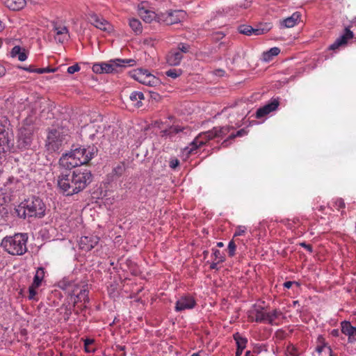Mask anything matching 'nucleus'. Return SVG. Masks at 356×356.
<instances>
[{
	"instance_id": "nucleus-1",
	"label": "nucleus",
	"mask_w": 356,
	"mask_h": 356,
	"mask_svg": "<svg viewBox=\"0 0 356 356\" xmlns=\"http://www.w3.org/2000/svg\"><path fill=\"white\" fill-rule=\"evenodd\" d=\"M91 181L90 170L76 169L62 172L58 179V186L67 195H72L83 191Z\"/></svg>"
},
{
	"instance_id": "nucleus-2",
	"label": "nucleus",
	"mask_w": 356,
	"mask_h": 356,
	"mask_svg": "<svg viewBox=\"0 0 356 356\" xmlns=\"http://www.w3.org/2000/svg\"><path fill=\"white\" fill-rule=\"evenodd\" d=\"M46 207L42 200L35 196L24 200L16 208L17 216L22 218L27 217L42 218L45 215Z\"/></svg>"
},
{
	"instance_id": "nucleus-3",
	"label": "nucleus",
	"mask_w": 356,
	"mask_h": 356,
	"mask_svg": "<svg viewBox=\"0 0 356 356\" xmlns=\"http://www.w3.org/2000/svg\"><path fill=\"white\" fill-rule=\"evenodd\" d=\"M27 236L23 234H16L13 236L5 237L1 246L10 254L22 255L27 251Z\"/></svg>"
},
{
	"instance_id": "nucleus-4",
	"label": "nucleus",
	"mask_w": 356,
	"mask_h": 356,
	"mask_svg": "<svg viewBox=\"0 0 356 356\" xmlns=\"http://www.w3.org/2000/svg\"><path fill=\"white\" fill-rule=\"evenodd\" d=\"M135 64L136 61L134 59H115L111 60L108 63H95L92 65V70L96 74L117 73L119 68L127 65L133 66Z\"/></svg>"
},
{
	"instance_id": "nucleus-5",
	"label": "nucleus",
	"mask_w": 356,
	"mask_h": 356,
	"mask_svg": "<svg viewBox=\"0 0 356 356\" xmlns=\"http://www.w3.org/2000/svg\"><path fill=\"white\" fill-rule=\"evenodd\" d=\"M186 13L181 10L167 11L157 15L158 22L166 25L181 22L186 17Z\"/></svg>"
},
{
	"instance_id": "nucleus-6",
	"label": "nucleus",
	"mask_w": 356,
	"mask_h": 356,
	"mask_svg": "<svg viewBox=\"0 0 356 356\" xmlns=\"http://www.w3.org/2000/svg\"><path fill=\"white\" fill-rule=\"evenodd\" d=\"M33 129L32 127H22L18 130L17 146L19 149H29L33 140Z\"/></svg>"
},
{
	"instance_id": "nucleus-7",
	"label": "nucleus",
	"mask_w": 356,
	"mask_h": 356,
	"mask_svg": "<svg viewBox=\"0 0 356 356\" xmlns=\"http://www.w3.org/2000/svg\"><path fill=\"white\" fill-rule=\"evenodd\" d=\"M215 138H218L216 127H213L212 129L208 131L200 134L190 144L191 147L188 150V153H193L199 147L206 144L207 141Z\"/></svg>"
},
{
	"instance_id": "nucleus-8",
	"label": "nucleus",
	"mask_w": 356,
	"mask_h": 356,
	"mask_svg": "<svg viewBox=\"0 0 356 356\" xmlns=\"http://www.w3.org/2000/svg\"><path fill=\"white\" fill-rule=\"evenodd\" d=\"M72 156L75 157L80 165L88 163L93 157L95 154L94 147H78L71 151Z\"/></svg>"
},
{
	"instance_id": "nucleus-9",
	"label": "nucleus",
	"mask_w": 356,
	"mask_h": 356,
	"mask_svg": "<svg viewBox=\"0 0 356 356\" xmlns=\"http://www.w3.org/2000/svg\"><path fill=\"white\" fill-rule=\"evenodd\" d=\"M63 143V137L60 131L56 129L49 131L46 145L50 151H57L60 149Z\"/></svg>"
},
{
	"instance_id": "nucleus-10",
	"label": "nucleus",
	"mask_w": 356,
	"mask_h": 356,
	"mask_svg": "<svg viewBox=\"0 0 356 356\" xmlns=\"http://www.w3.org/2000/svg\"><path fill=\"white\" fill-rule=\"evenodd\" d=\"M89 21L96 28L102 31L109 33L113 30L112 25L108 21L95 13L90 15Z\"/></svg>"
},
{
	"instance_id": "nucleus-11",
	"label": "nucleus",
	"mask_w": 356,
	"mask_h": 356,
	"mask_svg": "<svg viewBox=\"0 0 356 356\" xmlns=\"http://www.w3.org/2000/svg\"><path fill=\"white\" fill-rule=\"evenodd\" d=\"M99 238L97 236L90 235L81 237L79 245L80 249L84 251L91 250L99 243Z\"/></svg>"
},
{
	"instance_id": "nucleus-12",
	"label": "nucleus",
	"mask_w": 356,
	"mask_h": 356,
	"mask_svg": "<svg viewBox=\"0 0 356 356\" xmlns=\"http://www.w3.org/2000/svg\"><path fill=\"white\" fill-rule=\"evenodd\" d=\"M279 105V100L277 99H273L269 103L257 109L256 112V118H261L266 116L270 113L275 111L278 108Z\"/></svg>"
},
{
	"instance_id": "nucleus-13",
	"label": "nucleus",
	"mask_w": 356,
	"mask_h": 356,
	"mask_svg": "<svg viewBox=\"0 0 356 356\" xmlns=\"http://www.w3.org/2000/svg\"><path fill=\"white\" fill-rule=\"evenodd\" d=\"M353 38V33L348 28L345 29L343 35L336 39V40L330 46L329 49L336 50L340 47L346 45L348 40Z\"/></svg>"
},
{
	"instance_id": "nucleus-14",
	"label": "nucleus",
	"mask_w": 356,
	"mask_h": 356,
	"mask_svg": "<svg viewBox=\"0 0 356 356\" xmlns=\"http://www.w3.org/2000/svg\"><path fill=\"white\" fill-rule=\"evenodd\" d=\"M59 164L66 169H72L80 165V164L76 161L75 157L72 156L71 152L63 154L60 157Z\"/></svg>"
},
{
	"instance_id": "nucleus-15",
	"label": "nucleus",
	"mask_w": 356,
	"mask_h": 356,
	"mask_svg": "<svg viewBox=\"0 0 356 356\" xmlns=\"http://www.w3.org/2000/svg\"><path fill=\"white\" fill-rule=\"evenodd\" d=\"M195 305V301L192 297H181L176 302L175 310L181 312L185 309H192Z\"/></svg>"
},
{
	"instance_id": "nucleus-16",
	"label": "nucleus",
	"mask_w": 356,
	"mask_h": 356,
	"mask_svg": "<svg viewBox=\"0 0 356 356\" xmlns=\"http://www.w3.org/2000/svg\"><path fill=\"white\" fill-rule=\"evenodd\" d=\"M341 332L348 337V342L356 341V327L352 326L350 322L343 321L341 323Z\"/></svg>"
},
{
	"instance_id": "nucleus-17",
	"label": "nucleus",
	"mask_w": 356,
	"mask_h": 356,
	"mask_svg": "<svg viewBox=\"0 0 356 356\" xmlns=\"http://www.w3.org/2000/svg\"><path fill=\"white\" fill-rule=\"evenodd\" d=\"M183 58V54L175 49H172L166 55L167 63L170 66L179 65Z\"/></svg>"
},
{
	"instance_id": "nucleus-18",
	"label": "nucleus",
	"mask_w": 356,
	"mask_h": 356,
	"mask_svg": "<svg viewBox=\"0 0 356 356\" xmlns=\"http://www.w3.org/2000/svg\"><path fill=\"white\" fill-rule=\"evenodd\" d=\"M87 134L89 138L92 140H95V138H99L102 136L104 131V127L98 124H90L86 127Z\"/></svg>"
},
{
	"instance_id": "nucleus-19",
	"label": "nucleus",
	"mask_w": 356,
	"mask_h": 356,
	"mask_svg": "<svg viewBox=\"0 0 356 356\" xmlns=\"http://www.w3.org/2000/svg\"><path fill=\"white\" fill-rule=\"evenodd\" d=\"M301 15L299 12H295L291 16L282 20L280 24L283 28H292L300 19Z\"/></svg>"
},
{
	"instance_id": "nucleus-20",
	"label": "nucleus",
	"mask_w": 356,
	"mask_h": 356,
	"mask_svg": "<svg viewBox=\"0 0 356 356\" xmlns=\"http://www.w3.org/2000/svg\"><path fill=\"white\" fill-rule=\"evenodd\" d=\"M83 302V308L87 307L86 304L89 302L88 291L86 288V286H83V289H81L79 293L74 296V303L77 304L78 302Z\"/></svg>"
},
{
	"instance_id": "nucleus-21",
	"label": "nucleus",
	"mask_w": 356,
	"mask_h": 356,
	"mask_svg": "<svg viewBox=\"0 0 356 356\" xmlns=\"http://www.w3.org/2000/svg\"><path fill=\"white\" fill-rule=\"evenodd\" d=\"M4 4L10 10H18L24 7L26 1L25 0H5Z\"/></svg>"
},
{
	"instance_id": "nucleus-22",
	"label": "nucleus",
	"mask_w": 356,
	"mask_h": 356,
	"mask_svg": "<svg viewBox=\"0 0 356 356\" xmlns=\"http://www.w3.org/2000/svg\"><path fill=\"white\" fill-rule=\"evenodd\" d=\"M148 74V70L140 68L134 71L131 76L138 82L145 84Z\"/></svg>"
},
{
	"instance_id": "nucleus-23",
	"label": "nucleus",
	"mask_w": 356,
	"mask_h": 356,
	"mask_svg": "<svg viewBox=\"0 0 356 356\" xmlns=\"http://www.w3.org/2000/svg\"><path fill=\"white\" fill-rule=\"evenodd\" d=\"M143 99H144V95L140 91H134L129 96L132 105L138 108L142 106L141 100Z\"/></svg>"
},
{
	"instance_id": "nucleus-24",
	"label": "nucleus",
	"mask_w": 356,
	"mask_h": 356,
	"mask_svg": "<svg viewBox=\"0 0 356 356\" xmlns=\"http://www.w3.org/2000/svg\"><path fill=\"white\" fill-rule=\"evenodd\" d=\"M10 55L12 57H17L20 61H24L27 58L25 49H22L19 46H15L11 50Z\"/></svg>"
},
{
	"instance_id": "nucleus-25",
	"label": "nucleus",
	"mask_w": 356,
	"mask_h": 356,
	"mask_svg": "<svg viewBox=\"0 0 356 356\" xmlns=\"http://www.w3.org/2000/svg\"><path fill=\"white\" fill-rule=\"evenodd\" d=\"M58 286L63 289L67 291H72L74 292V291L71 290V288H78V284H76L73 281H70L67 278H64L62 280H60L58 283Z\"/></svg>"
},
{
	"instance_id": "nucleus-26",
	"label": "nucleus",
	"mask_w": 356,
	"mask_h": 356,
	"mask_svg": "<svg viewBox=\"0 0 356 356\" xmlns=\"http://www.w3.org/2000/svg\"><path fill=\"white\" fill-rule=\"evenodd\" d=\"M44 277V269L42 267L38 268V270H36V273L33 279V286H35V287H38L40 285Z\"/></svg>"
},
{
	"instance_id": "nucleus-27",
	"label": "nucleus",
	"mask_w": 356,
	"mask_h": 356,
	"mask_svg": "<svg viewBox=\"0 0 356 356\" xmlns=\"http://www.w3.org/2000/svg\"><path fill=\"white\" fill-rule=\"evenodd\" d=\"M280 53L278 47H273L269 51L263 54V60L266 62L270 61L274 56H277Z\"/></svg>"
},
{
	"instance_id": "nucleus-28",
	"label": "nucleus",
	"mask_w": 356,
	"mask_h": 356,
	"mask_svg": "<svg viewBox=\"0 0 356 356\" xmlns=\"http://www.w3.org/2000/svg\"><path fill=\"white\" fill-rule=\"evenodd\" d=\"M139 12L140 15L142 17L143 19L148 23H150L156 17V15L154 12H151L143 8H140Z\"/></svg>"
},
{
	"instance_id": "nucleus-29",
	"label": "nucleus",
	"mask_w": 356,
	"mask_h": 356,
	"mask_svg": "<svg viewBox=\"0 0 356 356\" xmlns=\"http://www.w3.org/2000/svg\"><path fill=\"white\" fill-rule=\"evenodd\" d=\"M263 307H258L254 309V314H255V319L254 321L256 322H263L266 321L267 322V313L264 312Z\"/></svg>"
},
{
	"instance_id": "nucleus-30",
	"label": "nucleus",
	"mask_w": 356,
	"mask_h": 356,
	"mask_svg": "<svg viewBox=\"0 0 356 356\" xmlns=\"http://www.w3.org/2000/svg\"><path fill=\"white\" fill-rule=\"evenodd\" d=\"M248 134L247 131L245 129H241L238 131H237L236 133H232L227 139L225 140L222 143V145L223 147H227L228 145V140H233L236 137H241V136H245Z\"/></svg>"
},
{
	"instance_id": "nucleus-31",
	"label": "nucleus",
	"mask_w": 356,
	"mask_h": 356,
	"mask_svg": "<svg viewBox=\"0 0 356 356\" xmlns=\"http://www.w3.org/2000/svg\"><path fill=\"white\" fill-rule=\"evenodd\" d=\"M234 339L236 342L237 347L238 349H241V353H242L246 346V343L248 342L247 339L242 337L238 333H236L234 335Z\"/></svg>"
},
{
	"instance_id": "nucleus-32",
	"label": "nucleus",
	"mask_w": 356,
	"mask_h": 356,
	"mask_svg": "<svg viewBox=\"0 0 356 356\" xmlns=\"http://www.w3.org/2000/svg\"><path fill=\"white\" fill-rule=\"evenodd\" d=\"M160 83V79L149 72L147 76V80L144 85L149 86H159Z\"/></svg>"
},
{
	"instance_id": "nucleus-33",
	"label": "nucleus",
	"mask_w": 356,
	"mask_h": 356,
	"mask_svg": "<svg viewBox=\"0 0 356 356\" xmlns=\"http://www.w3.org/2000/svg\"><path fill=\"white\" fill-rule=\"evenodd\" d=\"M129 26L136 34L141 33V31H142L141 23L138 19H130Z\"/></svg>"
},
{
	"instance_id": "nucleus-34",
	"label": "nucleus",
	"mask_w": 356,
	"mask_h": 356,
	"mask_svg": "<svg viewBox=\"0 0 356 356\" xmlns=\"http://www.w3.org/2000/svg\"><path fill=\"white\" fill-rule=\"evenodd\" d=\"M218 131V138H222L227 134H228L231 130L234 129V127L232 126H225V127H216Z\"/></svg>"
},
{
	"instance_id": "nucleus-35",
	"label": "nucleus",
	"mask_w": 356,
	"mask_h": 356,
	"mask_svg": "<svg viewBox=\"0 0 356 356\" xmlns=\"http://www.w3.org/2000/svg\"><path fill=\"white\" fill-rule=\"evenodd\" d=\"M281 314V312L277 311V309H274L273 312L267 313V322L270 325H273L274 321Z\"/></svg>"
},
{
	"instance_id": "nucleus-36",
	"label": "nucleus",
	"mask_w": 356,
	"mask_h": 356,
	"mask_svg": "<svg viewBox=\"0 0 356 356\" xmlns=\"http://www.w3.org/2000/svg\"><path fill=\"white\" fill-rule=\"evenodd\" d=\"M183 129L184 128H179V127L173 126L171 127L169 129L164 130L162 132L164 136H171L172 135L178 134L180 131H182Z\"/></svg>"
},
{
	"instance_id": "nucleus-37",
	"label": "nucleus",
	"mask_w": 356,
	"mask_h": 356,
	"mask_svg": "<svg viewBox=\"0 0 356 356\" xmlns=\"http://www.w3.org/2000/svg\"><path fill=\"white\" fill-rule=\"evenodd\" d=\"M53 29L56 32V35H63V34L68 33V29L65 26H60L55 24Z\"/></svg>"
},
{
	"instance_id": "nucleus-38",
	"label": "nucleus",
	"mask_w": 356,
	"mask_h": 356,
	"mask_svg": "<svg viewBox=\"0 0 356 356\" xmlns=\"http://www.w3.org/2000/svg\"><path fill=\"white\" fill-rule=\"evenodd\" d=\"M252 27L248 25H241L238 26V31L244 35H251Z\"/></svg>"
},
{
	"instance_id": "nucleus-39",
	"label": "nucleus",
	"mask_w": 356,
	"mask_h": 356,
	"mask_svg": "<svg viewBox=\"0 0 356 356\" xmlns=\"http://www.w3.org/2000/svg\"><path fill=\"white\" fill-rule=\"evenodd\" d=\"M181 70H177L176 69H171V70H168L165 72V74L168 76L172 77L173 79L177 78L178 76H179L181 75Z\"/></svg>"
},
{
	"instance_id": "nucleus-40",
	"label": "nucleus",
	"mask_w": 356,
	"mask_h": 356,
	"mask_svg": "<svg viewBox=\"0 0 356 356\" xmlns=\"http://www.w3.org/2000/svg\"><path fill=\"white\" fill-rule=\"evenodd\" d=\"M125 170L124 165H118L113 170V172L118 177L121 176Z\"/></svg>"
},
{
	"instance_id": "nucleus-41",
	"label": "nucleus",
	"mask_w": 356,
	"mask_h": 356,
	"mask_svg": "<svg viewBox=\"0 0 356 356\" xmlns=\"http://www.w3.org/2000/svg\"><path fill=\"white\" fill-rule=\"evenodd\" d=\"M236 248L234 241L233 240L229 241L228 244V254L229 257H233L235 254Z\"/></svg>"
},
{
	"instance_id": "nucleus-42",
	"label": "nucleus",
	"mask_w": 356,
	"mask_h": 356,
	"mask_svg": "<svg viewBox=\"0 0 356 356\" xmlns=\"http://www.w3.org/2000/svg\"><path fill=\"white\" fill-rule=\"evenodd\" d=\"M189 49H190L189 44H185V43H179L178 44V48L177 50L179 51L182 54L183 53L188 52Z\"/></svg>"
},
{
	"instance_id": "nucleus-43",
	"label": "nucleus",
	"mask_w": 356,
	"mask_h": 356,
	"mask_svg": "<svg viewBox=\"0 0 356 356\" xmlns=\"http://www.w3.org/2000/svg\"><path fill=\"white\" fill-rule=\"evenodd\" d=\"M93 343H94V340L91 339H86L84 341V348H85L86 352L90 353V352H93L94 351V349L92 350L90 348V345L92 344Z\"/></svg>"
},
{
	"instance_id": "nucleus-44",
	"label": "nucleus",
	"mask_w": 356,
	"mask_h": 356,
	"mask_svg": "<svg viewBox=\"0 0 356 356\" xmlns=\"http://www.w3.org/2000/svg\"><path fill=\"white\" fill-rule=\"evenodd\" d=\"M80 70V67L78 64H75L74 65L70 66L67 68V72L69 74H74V72H79Z\"/></svg>"
},
{
	"instance_id": "nucleus-45",
	"label": "nucleus",
	"mask_w": 356,
	"mask_h": 356,
	"mask_svg": "<svg viewBox=\"0 0 356 356\" xmlns=\"http://www.w3.org/2000/svg\"><path fill=\"white\" fill-rule=\"evenodd\" d=\"M246 231V228L244 226H238L234 233V236H241L244 234Z\"/></svg>"
},
{
	"instance_id": "nucleus-46",
	"label": "nucleus",
	"mask_w": 356,
	"mask_h": 356,
	"mask_svg": "<svg viewBox=\"0 0 356 356\" xmlns=\"http://www.w3.org/2000/svg\"><path fill=\"white\" fill-rule=\"evenodd\" d=\"M267 29H252V35H259L267 32Z\"/></svg>"
},
{
	"instance_id": "nucleus-47",
	"label": "nucleus",
	"mask_w": 356,
	"mask_h": 356,
	"mask_svg": "<svg viewBox=\"0 0 356 356\" xmlns=\"http://www.w3.org/2000/svg\"><path fill=\"white\" fill-rule=\"evenodd\" d=\"M179 165V161L177 159L170 160L169 165L172 169H175Z\"/></svg>"
},
{
	"instance_id": "nucleus-48",
	"label": "nucleus",
	"mask_w": 356,
	"mask_h": 356,
	"mask_svg": "<svg viewBox=\"0 0 356 356\" xmlns=\"http://www.w3.org/2000/svg\"><path fill=\"white\" fill-rule=\"evenodd\" d=\"M69 38V34H63V35H56V40L59 42L63 43L65 40H67Z\"/></svg>"
},
{
	"instance_id": "nucleus-49",
	"label": "nucleus",
	"mask_w": 356,
	"mask_h": 356,
	"mask_svg": "<svg viewBox=\"0 0 356 356\" xmlns=\"http://www.w3.org/2000/svg\"><path fill=\"white\" fill-rule=\"evenodd\" d=\"M213 254H214L216 259H218V263L223 261L224 259H223V257L221 255V252L220 250H214Z\"/></svg>"
},
{
	"instance_id": "nucleus-50",
	"label": "nucleus",
	"mask_w": 356,
	"mask_h": 356,
	"mask_svg": "<svg viewBox=\"0 0 356 356\" xmlns=\"http://www.w3.org/2000/svg\"><path fill=\"white\" fill-rule=\"evenodd\" d=\"M35 288H36L35 286H33V284L29 287V298L30 299H33L34 298V296H35L36 294V291L35 290Z\"/></svg>"
},
{
	"instance_id": "nucleus-51",
	"label": "nucleus",
	"mask_w": 356,
	"mask_h": 356,
	"mask_svg": "<svg viewBox=\"0 0 356 356\" xmlns=\"http://www.w3.org/2000/svg\"><path fill=\"white\" fill-rule=\"evenodd\" d=\"M336 206L339 208H345V202L343 199L339 198L335 201Z\"/></svg>"
},
{
	"instance_id": "nucleus-52",
	"label": "nucleus",
	"mask_w": 356,
	"mask_h": 356,
	"mask_svg": "<svg viewBox=\"0 0 356 356\" xmlns=\"http://www.w3.org/2000/svg\"><path fill=\"white\" fill-rule=\"evenodd\" d=\"M81 289H83V286L81 287ZM80 289H81V287H80V286L78 284V288H74V287L71 288V290H72V291L74 290V292H72V291H67V293H69V295H70V296H71V297H72V296H75L77 294V293H79V291H80Z\"/></svg>"
},
{
	"instance_id": "nucleus-53",
	"label": "nucleus",
	"mask_w": 356,
	"mask_h": 356,
	"mask_svg": "<svg viewBox=\"0 0 356 356\" xmlns=\"http://www.w3.org/2000/svg\"><path fill=\"white\" fill-rule=\"evenodd\" d=\"M300 245L305 248L309 252H312L313 251V248L310 244H307L306 243L303 242L300 243Z\"/></svg>"
},
{
	"instance_id": "nucleus-54",
	"label": "nucleus",
	"mask_w": 356,
	"mask_h": 356,
	"mask_svg": "<svg viewBox=\"0 0 356 356\" xmlns=\"http://www.w3.org/2000/svg\"><path fill=\"white\" fill-rule=\"evenodd\" d=\"M23 70L30 72H35V68H33V66L30 65L28 67H22Z\"/></svg>"
},
{
	"instance_id": "nucleus-55",
	"label": "nucleus",
	"mask_w": 356,
	"mask_h": 356,
	"mask_svg": "<svg viewBox=\"0 0 356 356\" xmlns=\"http://www.w3.org/2000/svg\"><path fill=\"white\" fill-rule=\"evenodd\" d=\"M293 284V282H291V281L285 282L284 283V286L285 288L289 289L292 286Z\"/></svg>"
},
{
	"instance_id": "nucleus-56",
	"label": "nucleus",
	"mask_w": 356,
	"mask_h": 356,
	"mask_svg": "<svg viewBox=\"0 0 356 356\" xmlns=\"http://www.w3.org/2000/svg\"><path fill=\"white\" fill-rule=\"evenodd\" d=\"M331 334L333 336V337H338L339 334V330L337 329H335V330H332V332H331Z\"/></svg>"
},
{
	"instance_id": "nucleus-57",
	"label": "nucleus",
	"mask_w": 356,
	"mask_h": 356,
	"mask_svg": "<svg viewBox=\"0 0 356 356\" xmlns=\"http://www.w3.org/2000/svg\"><path fill=\"white\" fill-rule=\"evenodd\" d=\"M325 347H326V345H325V344H324V345H323V346H317V348H316V351H317L318 353H321L323 351V348H325Z\"/></svg>"
},
{
	"instance_id": "nucleus-58",
	"label": "nucleus",
	"mask_w": 356,
	"mask_h": 356,
	"mask_svg": "<svg viewBox=\"0 0 356 356\" xmlns=\"http://www.w3.org/2000/svg\"><path fill=\"white\" fill-rule=\"evenodd\" d=\"M6 69L5 67L0 64V76L5 74Z\"/></svg>"
},
{
	"instance_id": "nucleus-59",
	"label": "nucleus",
	"mask_w": 356,
	"mask_h": 356,
	"mask_svg": "<svg viewBox=\"0 0 356 356\" xmlns=\"http://www.w3.org/2000/svg\"><path fill=\"white\" fill-rule=\"evenodd\" d=\"M35 72L38 74L45 73L44 68H37L35 69Z\"/></svg>"
},
{
	"instance_id": "nucleus-60",
	"label": "nucleus",
	"mask_w": 356,
	"mask_h": 356,
	"mask_svg": "<svg viewBox=\"0 0 356 356\" xmlns=\"http://www.w3.org/2000/svg\"><path fill=\"white\" fill-rule=\"evenodd\" d=\"M44 70H45V73H47V72H53L56 71V69H54V68L51 69V68H49V67H45Z\"/></svg>"
},
{
	"instance_id": "nucleus-61",
	"label": "nucleus",
	"mask_w": 356,
	"mask_h": 356,
	"mask_svg": "<svg viewBox=\"0 0 356 356\" xmlns=\"http://www.w3.org/2000/svg\"><path fill=\"white\" fill-rule=\"evenodd\" d=\"M210 268L211 269H216L217 268V263H213L211 264Z\"/></svg>"
},
{
	"instance_id": "nucleus-62",
	"label": "nucleus",
	"mask_w": 356,
	"mask_h": 356,
	"mask_svg": "<svg viewBox=\"0 0 356 356\" xmlns=\"http://www.w3.org/2000/svg\"><path fill=\"white\" fill-rule=\"evenodd\" d=\"M327 349H328V350H329L330 356H333V355H332V349H331L330 346H327Z\"/></svg>"
},
{
	"instance_id": "nucleus-63",
	"label": "nucleus",
	"mask_w": 356,
	"mask_h": 356,
	"mask_svg": "<svg viewBox=\"0 0 356 356\" xmlns=\"http://www.w3.org/2000/svg\"><path fill=\"white\" fill-rule=\"evenodd\" d=\"M223 245H223V243H222V242H218V243H217V246H218V247L221 248V247H223Z\"/></svg>"
},
{
	"instance_id": "nucleus-64",
	"label": "nucleus",
	"mask_w": 356,
	"mask_h": 356,
	"mask_svg": "<svg viewBox=\"0 0 356 356\" xmlns=\"http://www.w3.org/2000/svg\"><path fill=\"white\" fill-rule=\"evenodd\" d=\"M242 353H241V349H238V348L237 347V351H236V355L237 356L240 355Z\"/></svg>"
}]
</instances>
